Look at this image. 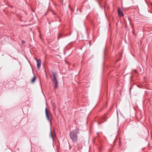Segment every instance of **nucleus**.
<instances>
[{"mask_svg":"<svg viewBox=\"0 0 152 152\" xmlns=\"http://www.w3.org/2000/svg\"><path fill=\"white\" fill-rule=\"evenodd\" d=\"M78 133L79 131L78 129H76L71 131L70 136V138L73 142H75L77 140L78 138L77 134Z\"/></svg>","mask_w":152,"mask_h":152,"instance_id":"f257e3e1","label":"nucleus"},{"mask_svg":"<svg viewBox=\"0 0 152 152\" xmlns=\"http://www.w3.org/2000/svg\"><path fill=\"white\" fill-rule=\"evenodd\" d=\"M52 74L53 76V78H52V81L55 85L54 88H56L58 87V85L56 76V72H53Z\"/></svg>","mask_w":152,"mask_h":152,"instance_id":"f03ea898","label":"nucleus"},{"mask_svg":"<svg viewBox=\"0 0 152 152\" xmlns=\"http://www.w3.org/2000/svg\"><path fill=\"white\" fill-rule=\"evenodd\" d=\"M45 113L47 119L49 122H50V124H51V121L50 118L49 116L48 112V109L47 108H45Z\"/></svg>","mask_w":152,"mask_h":152,"instance_id":"7ed1b4c3","label":"nucleus"},{"mask_svg":"<svg viewBox=\"0 0 152 152\" xmlns=\"http://www.w3.org/2000/svg\"><path fill=\"white\" fill-rule=\"evenodd\" d=\"M36 59L37 63V66L38 69H39L41 66V61L40 59H37V58H36Z\"/></svg>","mask_w":152,"mask_h":152,"instance_id":"20e7f679","label":"nucleus"},{"mask_svg":"<svg viewBox=\"0 0 152 152\" xmlns=\"http://www.w3.org/2000/svg\"><path fill=\"white\" fill-rule=\"evenodd\" d=\"M118 15L120 16H122L124 15L123 13L121 12L119 8L118 9Z\"/></svg>","mask_w":152,"mask_h":152,"instance_id":"39448f33","label":"nucleus"},{"mask_svg":"<svg viewBox=\"0 0 152 152\" xmlns=\"http://www.w3.org/2000/svg\"><path fill=\"white\" fill-rule=\"evenodd\" d=\"M36 79V77L35 76H34L32 80H31V82H34L35 80Z\"/></svg>","mask_w":152,"mask_h":152,"instance_id":"423d86ee","label":"nucleus"},{"mask_svg":"<svg viewBox=\"0 0 152 152\" xmlns=\"http://www.w3.org/2000/svg\"><path fill=\"white\" fill-rule=\"evenodd\" d=\"M56 108V106L55 105H53V110H55Z\"/></svg>","mask_w":152,"mask_h":152,"instance_id":"0eeeda50","label":"nucleus"},{"mask_svg":"<svg viewBox=\"0 0 152 152\" xmlns=\"http://www.w3.org/2000/svg\"><path fill=\"white\" fill-rule=\"evenodd\" d=\"M50 137L51 138H53L51 131H50Z\"/></svg>","mask_w":152,"mask_h":152,"instance_id":"6e6552de","label":"nucleus"},{"mask_svg":"<svg viewBox=\"0 0 152 152\" xmlns=\"http://www.w3.org/2000/svg\"><path fill=\"white\" fill-rule=\"evenodd\" d=\"M60 36H61V34H59L58 35V39H59Z\"/></svg>","mask_w":152,"mask_h":152,"instance_id":"1a4fd4ad","label":"nucleus"},{"mask_svg":"<svg viewBox=\"0 0 152 152\" xmlns=\"http://www.w3.org/2000/svg\"><path fill=\"white\" fill-rule=\"evenodd\" d=\"M103 119H104V121H106V119L105 118V117L103 118Z\"/></svg>","mask_w":152,"mask_h":152,"instance_id":"9d476101","label":"nucleus"},{"mask_svg":"<svg viewBox=\"0 0 152 152\" xmlns=\"http://www.w3.org/2000/svg\"><path fill=\"white\" fill-rule=\"evenodd\" d=\"M22 43H23V44H24V42L23 41H22Z\"/></svg>","mask_w":152,"mask_h":152,"instance_id":"9b49d317","label":"nucleus"},{"mask_svg":"<svg viewBox=\"0 0 152 152\" xmlns=\"http://www.w3.org/2000/svg\"><path fill=\"white\" fill-rule=\"evenodd\" d=\"M101 123V122H99V124H100Z\"/></svg>","mask_w":152,"mask_h":152,"instance_id":"f8f14e48","label":"nucleus"},{"mask_svg":"<svg viewBox=\"0 0 152 152\" xmlns=\"http://www.w3.org/2000/svg\"><path fill=\"white\" fill-rule=\"evenodd\" d=\"M11 7L12 8V7Z\"/></svg>","mask_w":152,"mask_h":152,"instance_id":"ddd939ff","label":"nucleus"}]
</instances>
